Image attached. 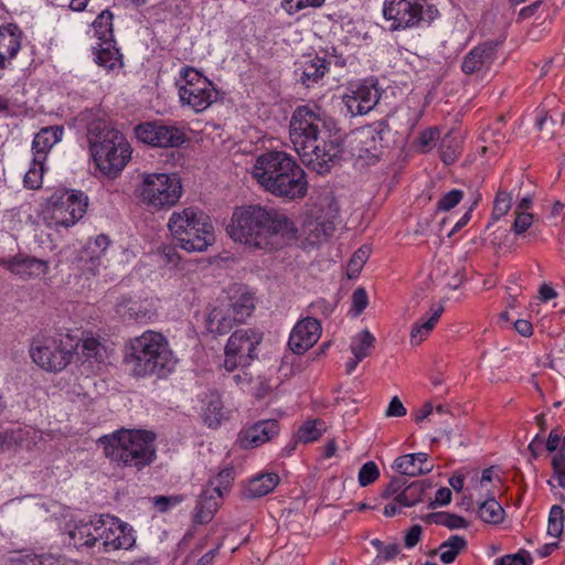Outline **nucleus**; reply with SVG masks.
I'll list each match as a JSON object with an SVG mask.
<instances>
[{
    "label": "nucleus",
    "instance_id": "1",
    "mask_svg": "<svg viewBox=\"0 0 565 565\" xmlns=\"http://www.w3.org/2000/svg\"><path fill=\"white\" fill-rule=\"evenodd\" d=\"M228 235L250 249L274 252L297 239L295 223L276 209L248 204L234 210Z\"/></svg>",
    "mask_w": 565,
    "mask_h": 565
},
{
    "label": "nucleus",
    "instance_id": "2",
    "mask_svg": "<svg viewBox=\"0 0 565 565\" xmlns=\"http://www.w3.org/2000/svg\"><path fill=\"white\" fill-rule=\"evenodd\" d=\"M253 177L275 196L291 201L307 193L305 171L284 151H269L257 157Z\"/></svg>",
    "mask_w": 565,
    "mask_h": 565
},
{
    "label": "nucleus",
    "instance_id": "3",
    "mask_svg": "<svg viewBox=\"0 0 565 565\" xmlns=\"http://www.w3.org/2000/svg\"><path fill=\"white\" fill-rule=\"evenodd\" d=\"M128 350L125 361L136 377L166 379L178 364L168 339L160 332L145 331L130 341Z\"/></svg>",
    "mask_w": 565,
    "mask_h": 565
},
{
    "label": "nucleus",
    "instance_id": "4",
    "mask_svg": "<svg viewBox=\"0 0 565 565\" xmlns=\"http://www.w3.org/2000/svg\"><path fill=\"white\" fill-rule=\"evenodd\" d=\"M104 455L120 468L142 470L157 458L156 434L141 429H118L98 439Z\"/></svg>",
    "mask_w": 565,
    "mask_h": 565
},
{
    "label": "nucleus",
    "instance_id": "5",
    "mask_svg": "<svg viewBox=\"0 0 565 565\" xmlns=\"http://www.w3.org/2000/svg\"><path fill=\"white\" fill-rule=\"evenodd\" d=\"M88 141L96 167L110 179L117 178L131 159L127 138L105 119L88 125Z\"/></svg>",
    "mask_w": 565,
    "mask_h": 565
},
{
    "label": "nucleus",
    "instance_id": "6",
    "mask_svg": "<svg viewBox=\"0 0 565 565\" xmlns=\"http://www.w3.org/2000/svg\"><path fill=\"white\" fill-rule=\"evenodd\" d=\"M168 228L177 245L188 253H204L215 242L210 216L192 206L173 212Z\"/></svg>",
    "mask_w": 565,
    "mask_h": 565
},
{
    "label": "nucleus",
    "instance_id": "7",
    "mask_svg": "<svg viewBox=\"0 0 565 565\" xmlns=\"http://www.w3.org/2000/svg\"><path fill=\"white\" fill-rule=\"evenodd\" d=\"M78 344L79 340L68 333L42 332L33 338L30 356L42 370L57 373L71 363Z\"/></svg>",
    "mask_w": 565,
    "mask_h": 565
},
{
    "label": "nucleus",
    "instance_id": "8",
    "mask_svg": "<svg viewBox=\"0 0 565 565\" xmlns=\"http://www.w3.org/2000/svg\"><path fill=\"white\" fill-rule=\"evenodd\" d=\"M177 86L181 105L194 113L206 110L220 97L214 84L191 66L181 68Z\"/></svg>",
    "mask_w": 565,
    "mask_h": 565
},
{
    "label": "nucleus",
    "instance_id": "9",
    "mask_svg": "<svg viewBox=\"0 0 565 565\" xmlns=\"http://www.w3.org/2000/svg\"><path fill=\"white\" fill-rule=\"evenodd\" d=\"M137 193L140 201L148 207L162 210L171 207L179 201L182 184L175 174L143 173Z\"/></svg>",
    "mask_w": 565,
    "mask_h": 565
},
{
    "label": "nucleus",
    "instance_id": "10",
    "mask_svg": "<svg viewBox=\"0 0 565 565\" xmlns=\"http://www.w3.org/2000/svg\"><path fill=\"white\" fill-rule=\"evenodd\" d=\"M324 120L318 108L310 106H298L290 118L289 137L294 149L310 148V142H321L322 136L328 132L323 130Z\"/></svg>",
    "mask_w": 565,
    "mask_h": 565
},
{
    "label": "nucleus",
    "instance_id": "11",
    "mask_svg": "<svg viewBox=\"0 0 565 565\" xmlns=\"http://www.w3.org/2000/svg\"><path fill=\"white\" fill-rule=\"evenodd\" d=\"M86 207L87 198L82 192L65 191L51 196L45 218L51 226H73L83 217Z\"/></svg>",
    "mask_w": 565,
    "mask_h": 565
},
{
    "label": "nucleus",
    "instance_id": "12",
    "mask_svg": "<svg viewBox=\"0 0 565 565\" xmlns=\"http://www.w3.org/2000/svg\"><path fill=\"white\" fill-rule=\"evenodd\" d=\"M262 334L254 329H238L228 339L225 347L224 367L232 372L238 366H246L255 358Z\"/></svg>",
    "mask_w": 565,
    "mask_h": 565
},
{
    "label": "nucleus",
    "instance_id": "13",
    "mask_svg": "<svg viewBox=\"0 0 565 565\" xmlns=\"http://www.w3.org/2000/svg\"><path fill=\"white\" fill-rule=\"evenodd\" d=\"M138 140L152 147L175 148L186 141L185 132L175 126L160 121H147L135 127Z\"/></svg>",
    "mask_w": 565,
    "mask_h": 565
},
{
    "label": "nucleus",
    "instance_id": "14",
    "mask_svg": "<svg viewBox=\"0 0 565 565\" xmlns=\"http://www.w3.org/2000/svg\"><path fill=\"white\" fill-rule=\"evenodd\" d=\"M328 138L327 134L322 136L321 142L311 141L309 149L295 148L302 163L319 174L328 172L341 154L340 145Z\"/></svg>",
    "mask_w": 565,
    "mask_h": 565
},
{
    "label": "nucleus",
    "instance_id": "15",
    "mask_svg": "<svg viewBox=\"0 0 565 565\" xmlns=\"http://www.w3.org/2000/svg\"><path fill=\"white\" fill-rule=\"evenodd\" d=\"M98 523H100V541L105 552L130 550L135 545L132 527L118 518L103 514L98 516Z\"/></svg>",
    "mask_w": 565,
    "mask_h": 565
},
{
    "label": "nucleus",
    "instance_id": "16",
    "mask_svg": "<svg viewBox=\"0 0 565 565\" xmlns=\"http://www.w3.org/2000/svg\"><path fill=\"white\" fill-rule=\"evenodd\" d=\"M381 98L380 88L374 81H365L352 87L343 96V102L351 116L365 115L371 111Z\"/></svg>",
    "mask_w": 565,
    "mask_h": 565
},
{
    "label": "nucleus",
    "instance_id": "17",
    "mask_svg": "<svg viewBox=\"0 0 565 565\" xmlns=\"http://www.w3.org/2000/svg\"><path fill=\"white\" fill-rule=\"evenodd\" d=\"M423 6L419 2L412 3L408 0H386L383 14L392 20L393 29L409 28L422 20Z\"/></svg>",
    "mask_w": 565,
    "mask_h": 565
},
{
    "label": "nucleus",
    "instance_id": "18",
    "mask_svg": "<svg viewBox=\"0 0 565 565\" xmlns=\"http://www.w3.org/2000/svg\"><path fill=\"white\" fill-rule=\"evenodd\" d=\"M321 335V324L318 319L307 317L294 327L288 345L296 354H303L312 348Z\"/></svg>",
    "mask_w": 565,
    "mask_h": 565
},
{
    "label": "nucleus",
    "instance_id": "19",
    "mask_svg": "<svg viewBox=\"0 0 565 565\" xmlns=\"http://www.w3.org/2000/svg\"><path fill=\"white\" fill-rule=\"evenodd\" d=\"M339 209L333 202H329L324 215L317 214L308 217L303 223V232L312 243L326 241L335 230V220Z\"/></svg>",
    "mask_w": 565,
    "mask_h": 565
},
{
    "label": "nucleus",
    "instance_id": "20",
    "mask_svg": "<svg viewBox=\"0 0 565 565\" xmlns=\"http://www.w3.org/2000/svg\"><path fill=\"white\" fill-rule=\"evenodd\" d=\"M0 266L23 280L44 276L49 271V262L23 255L0 258Z\"/></svg>",
    "mask_w": 565,
    "mask_h": 565
},
{
    "label": "nucleus",
    "instance_id": "21",
    "mask_svg": "<svg viewBox=\"0 0 565 565\" xmlns=\"http://www.w3.org/2000/svg\"><path fill=\"white\" fill-rule=\"evenodd\" d=\"M278 433L279 424L276 419H264L243 428L238 434L237 443L245 449L255 448L269 441Z\"/></svg>",
    "mask_w": 565,
    "mask_h": 565
},
{
    "label": "nucleus",
    "instance_id": "22",
    "mask_svg": "<svg viewBox=\"0 0 565 565\" xmlns=\"http://www.w3.org/2000/svg\"><path fill=\"white\" fill-rule=\"evenodd\" d=\"M495 45L483 43L471 50L463 58L461 70L470 75L488 68L494 60Z\"/></svg>",
    "mask_w": 565,
    "mask_h": 565
},
{
    "label": "nucleus",
    "instance_id": "23",
    "mask_svg": "<svg viewBox=\"0 0 565 565\" xmlns=\"http://www.w3.org/2000/svg\"><path fill=\"white\" fill-rule=\"evenodd\" d=\"M433 468L434 466L428 462V456L425 452L399 456L393 463V469L408 477L426 475L430 472Z\"/></svg>",
    "mask_w": 565,
    "mask_h": 565
},
{
    "label": "nucleus",
    "instance_id": "24",
    "mask_svg": "<svg viewBox=\"0 0 565 565\" xmlns=\"http://www.w3.org/2000/svg\"><path fill=\"white\" fill-rule=\"evenodd\" d=\"M63 129L60 127H45L34 136L32 151L35 163H44L47 153L61 139Z\"/></svg>",
    "mask_w": 565,
    "mask_h": 565
},
{
    "label": "nucleus",
    "instance_id": "25",
    "mask_svg": "<svg viewBox=\"0 0 565 565\" xmlns=\"http://www.w3.org/2000/svg\"><path fill=\"white\" fill-rule=\"evenodd\" d=\"M116 312L126 321L140 323L149 322L154 316V310L148 303L130 299L118 302Z\"/></svg>",
    "mask_w": 565,
    "mask_h": 565
},
{
    "label": "nucleus",
    "instance_id": "26",
    "mask_svg": "<svg viewBox=\"0 0 565 565\" xmlns=\"http://www.w3.org/2000/svg\"><path fill=\"white\" fill-rule=\"evenodd\" d=\"M236 318L231 315V307L224 306L221 301L209 313L206 319V328L211 333L225 334L232 330Z\"/></svg>",
    "mask_w": 565,
    "mask_h": 565
},
{
    "label": "nucleus",
    "instance_id": "27",
    "mask_svg": "<svg viewBox=\"0 0 565 565\" xmlns=\"http://www.w3.org/2000/svg\"><path fill=\"white\" fill-rule=\"evenodd\" d=\"M22 32L15 24L0 26V54L10 62L21 49Z\"/></svg>",
    "mask_w": 565,
    "mask_h": 565
},
{
    "label": "nucleus",
    "instance_id": "28",
    "mask_svg": "<svg viewBox=\"0 0 565 565\" xmlns=\"http://www.w3.org/2000/svg\"><path fill=\"white\" fill-rule=\"evenodd\" d=\"M222 494L213 492L212 489H205L198 501L194 520L203 524L207 523L221 505Z\"/></svg>",
    "mask_w": 565,
    "mask_h": 565
},
{
    "label": "nucleus",
    "instance_id": "29",
    "mask_svg": "<svg viewBox=\"0 0 565 565\" xmlns=\"http://www.w3.org/2000/svg\"><path fill=\"white\" fill-rule=\"evenodd\" d=\"M279 477L276 473H262L252 478L244 489V497L257 499L270 493L278 484Z\"/></svg>",
    "mask_w": 565,
    "mask_h": 565
},
{
    "label": "nucleus",
    "instance_id": "30",
    "mask_svg": "<svg viewBox=\"0 0 565 565\" xmlns=\"http://www.w3.org/2000/svg\"><path fill=\"white\" fill-rule=\"evenodd\" d=\"M329 71V63L323 57L315 56L301 65L300 82L306 87L318 83Z\"/></svg>",
    "mask_w": 565,
    "mask_h": 565
},
{
    "label": "nucleus",
    "instance_id": "31",
    "mask_svg": "<svg viewBox=\"0 0 565 565\" xmlns=\"http://www.w3.org/2000/svg\"><path fill=\"white\" fill-rule=\"evenodd\" d=\"M202 418L210 428H216L226 419L223 402L216 393H211L204 401Z\"/></svg>",
    "mask_w": 565,
    "mask_h": 565
},
{
    "label": "nucleus",
    "instance_id": "32",
    "mask_svg": "<svg viewBox=\"0 0 565 565\" xmlns=\"http://www.w3.org/2000/svg\"><path fill=\"white\" fill-rule=\"evenodd\" d=\"M431 315L427 319L417 321L411 330V343L413 345H419L433 331L437 322L439 321L444 307L441 305L430 309Z\"/></svg>",
    "mask_w": 565,
    "mask_h": 565
},
{
    "label": "nucleus",
    "instance_id": "33",
    "mask_svg": "<svg viewBox=\"0 0 565 565\" xmlns=\"http://www.w3.org/2000/svg\"><path fill=\"white\" fill-rule=\"evenodd\" d=\"M95 61L99 66L113 70L121 65V55L114 42H97L94 46Z\"/></svg>",
    "mask_w": 565,
    "mask_h": 565
},
{
    "label": "nucleus",
    "instance_id": "34",
    "mask_svg": "<svg viewBox=\"0 0 565 565\" xmlns=\"http://www.w3.org/2000/svg\"><path fill=\"white\" fill-rule=\"evenodd\" d=\"M224 306L231 307V315L237 322H243L255 309L254 298L250 294H242L235 299L222 301Z\"/></svg>",
    "mask_w": 565,
    "mask_h": 565
},
{
    "label": "nucleus",
    "instance_id": "35",
    "mask_svg": "<svg viewBox=\"0 0 565 565\" xmlns=\"http://www.w3.org/2000/svg\"><path fill=\"white\" fill-rule=\"evenodd\" d=\"M467 541L463 536L451 535L447 541L443 542L438 551L440 552V561L445 564H451L456 557L465 551Z\"/></svg>",
    "mask_w": 565,
    "mask_h": 565
},
{
    "label": "nucleus",
    "instance_id": "36",
    "mask_svg": "<svg viewBox=\"0 0 565 565\" xmlns=\"http://www.w3.org/2000/svg\"><path fill=\"white\" fill-rule=\"evenodd\" d=\"M375 338L367 330H362L359 332L351 342L350 350L358 360H363L371 355L372 350L374 349Z\"/></svg>",
    "mask_w": 565,
    "mask_h": 565
},
{
    "label": "nucleus",
    "instance_id": "37",
    "mask_svg": "<svg viewBox=\"0 0 565 565\" xmlns=\"http://www.w3.org/2000/svg\"><path fill=\"white\" fill-rule=\"evenodd\" d=\"M94 36L98 42H114L113 13L103 11L93 22Z\"/></svg>",
    "mask_w": 565,
    "mask_h": 565
},
{
    "label": "nucleus",
    "instance_id": "38",
    "mask_svg": "<svg viewBox=\"0 0 565 565\" xmlns=\"http://www.w3.org/2000/svg\"><path fill=\"white\" fill-rule=\"evenodd\" d=\"M478 514L486 523L499 524L503 521L504 510L495 499L491 498L480 503Z\"/></svg>",
    "mask_w": 565,
    "mask_h": 565
},
{
    "label": "nucleus",
    "instance_id": "39",
    "mask_svg": "<svg viewBox=\"0 0 565 565\" xmlns=\"http://www.w3.org/2000/svg\"><path fill=\"white\" fill-rule=\"evenodd\" d=\"M425 492L424 481H414L405 484L396 501L405 508L413 507L423 500Z\"/></svg>",
    "mask_w": 565,
    "mask_h": 565
},
{
    "label": "nucleus",
    "instance_id": "40",
    "mask_svg": "<svg viewBox=\"0 0 565 565\" xmlns=\"http://www.w3.org/2000/svg\"><path fill=\"white\" fill-rule=\"evenodd\" d=\"M26 435H29V430L23 429H8L0 431V455L21 446Z\"/></svg>",
    "mask_w": 565,
    "mask_h": 565
},
{
    "label": "nucleus",
    "instance_id": "41",
    "mask_svg": "<svg viewBox=\"0 0 565 565\" xmlns=\"http://www.w3.org/2000/svg\"><path fill=\"white\" fill-rule=\"evenodd\" d=\"M326 430L324 423L321 420H307L297 433V437L302 443H311L317 440Z\"/></svg>",
    "mask_w": 565,
    "mask_h": 565
},
{
    "label": "nucleus",
    "instance_id": "42",
    "mask_svg": "<svg viewBox=\"0 0 565 565\" xmlns=\"http://www.w3.org/2000/svg\"><path fill=\"white\" fill-rule=\"evenodd\" d=\"M428 520L431 523L447 526L450 530L465 529L468 526L467 521L462 516L448 512L430 513Z\"/></svg>",
    "mask_w": 565,
    "mask_h": 565
},
{
    "label": "nucleus",
    "instance_id": "43",
    "mask_svg": "<svg viewBox=\"0 0 565 565\" xmlns=\"http://www.w3.org/2000/svg\"><path fill=\"white\" fill-rule=\"evenodd\" d=\"M90 521H78L68 530L70 542L77 548L88 547Z\"/></svg>",
    "mask_w": 565,
    "mask_h": 565
},
{
    "label": "nucleus",
    "instance_id": "44",
    "mask_svg": "<svg viewBox=\"0 0 565 565\" xmlns=\"http://www.w3.org/2000/svg\"><path fill=\"white\" fill-rule=\"evenodd\" d=\"M82 348H83V354L86 356L87 360H95L96 362H102L104 359L105 353V347L102 344V342L90 335L87 334L82 339Z\"/></svg>",
    "mask_w": 565,
    "mask_h": 565
},
{
    "label": "nucleus",
    "instance_id": "45",
    "mask_svg": "<svg viewBox=\"0 0 565 565\" xmlns=\"http://www.w3.org/2000/svg\"><path fill=\"white\" fill-rule=\"evenodd\" d=\"M459 141L451 137L450 135H446L443 138L440 145V158L446 164H451L456 161L459 154Z\"/></svg>",
    "mask_w": 565,
    "mask_h": 565
},
{
    "label": "nucleus",
    "instance_id": "46",
    "mask_svg": "<svg viewBox=\"0 0 565 565\" xmlns=\"http://www.w3.org/2000/svg\"><path fill=\"white\" fill-rule=\"evenodd\" d=\"M564 530V511L561 505H553L548 515L547 534L559 537Z\"/></svg>",
    "mask_w": 565,
    "mask_h": 565
},
{
    "label": "nucleus",
    "instance_id": "47",
    "mask_svg": "<svg viewBox=\"0 0 565 565\" xmlns=\"http://www.w3.org/2000/svg\"><path fill=\"white\" fill-rule=\"evenodd\" d=\"M371 545L379 552L376 559L383 562L392 561L399 554V546L395 542L385 544L379 539H373Z\"/></svg>",
    "mask_w": 565,
    "mask_h": 565
},
{
    "label": "nucleus",
    "instance_id": "48",
    "mask_svg": "<svg viewBox=\"0 0 565 565\" xmlns=\"http://www.w3.org/2000/svg\"><path fill=\"white\" fill-rule=\"evenodd\" d=\"M512 206V196L510 193L503 190H499L497 192L494 203H493V211H492V218L499 220L502 216H504Z\"/></svg>",
    "mask_w": 565,
    "mask_h": 565
},
{
    "label": "nucleus",
    "instance_id": "49",
    "mask_svg": "<svg viewBox=\"0 0 565 565\" xmlns=\"http://www.w3.org/2000/svg\"><path fill=\"white\" fill-rule=\"evenodd\" d=\"M370 252H371V249L367 246H362L358 250H355V253L353 254V256L351 257V259L348 264V270H349L350 278H353L360 274L363 265L365 264V262L367 260V258L370 256Z\"/></svg>",
    "mask_w": 565,
    "mask_h": 565
},
{
    "label": "nucleus",
    "instance_id": "50",
    "mask_svg": "<svg viewBox=\"0 0 565 565\" xmlns=\"http://www.w3.org/2000/svg\"><path fill=\"white\" fill-rule=\"evenodd\" d=\"M109 243H110V241H109L108 236L100 234L94 239L93 243H90L88 245L87 250H89L90 254H93V256L90 257V263H92L90 269L92 270L95 269L99 265L98 259L105 253Z\"/></svg>",
    "mask_w": 565,
    "mask_h": 565
},
{
    "label": "nucleus",
    "instance_id": "51",
    "mask_svg": "<svg viewBox=\"0 0 565 565\" xmlns=\"http://www.w3.org/2000/svg\"><path fill=\"white\" fill-rule=\"evenodd\" d=\"M326 0H282L281 7L288 14H296L308 8H320Z\"/></svg>",
    "mask_w": 565,
    "mask_h": 565
},
{
    "label": "nucleus",
    "instance_id": "52",
    "mask_svg": "<svg viewBox=\"0 0 565 565\" xmlns=\"http://www.w3.org/2000/svg\"><path fill=\"white\" fill-rule=\"evenodd\" d=\"M533 557L526 550H520L515 554H508L497 558L494 565H532Z\"/></svg>",
    "mask_w": 565,
    "mask_h": 565
},
{
    "label": "nucleus",
    "instance_id": "53",
    "mask_svg": "<svg viewBox=\"0 0 565 565\" xmlns=\"http://www.w3.org/2000/svg\"><path fill=\"white\" fill-rule=\"evenodd\" d=\"M271 391V385L268 383V380L264 376H256L248 379V387L247 392L254 395L257 398H264Z\"/></svg>",
    "mask_w": 565,
    "mask_h": 565
},
{
    "label": "nucleus",
    "instance_id": "54",
    "mask_svg": "<svg viewBox=\"0 0 565 565\" xmlns=\"http://www.w3.org/2000/svg\"><path fill=\"white\" fill-rule=\"evenodd\" d=\"M44 163L38 164L34 161L24 175V185L29 189H39L42 184Z\"/></svg>",
    "mask_w": 565,
    "mask_h": 565
},
{
    "label": "nucleus",
    "instance_id": "55",
    "mask_svg": "<svg viewBox=\"0 0 565 565\" xmlns=\"http://www.w3.org/2000/svg\"><path fill=\"white\" fill-rule=\"evenodd\" d=\"M380 477V470L374 461L365 462L359 471V483L362 487H366Z\"/></svg>",
    "mask_w": 565,
    "mask_h": 565
},
{
    "label": "nucleus",
    "instance_id": "56",
    "mask_svg": "<svg viewBox=\"0 0 565 565\" xmlns=\"http://www.w3.org/2000/svg\"><path fill=\"white\" fill-rule=\"evenodd\" d=\"M463 198L461 190H451L444 194L437 203L438 211H450L457 206Z\"/></svg>",
    "mask_w": 565,
    "mask_h": 565
},
{
    "label": "nucleus",
    "instance_id": "57",
    "mask_svg": "<svg viewBox=\"0 0 565 565\" xmlns=\"http://www.w3.org/2000/svg\"><path fill=\"white\" fill-rule=\"evenodd\" d=\"M233 481V469L226 468L220 471L214 480V486L211 488L213 492L222 494L223 490H227Z\"/></svg>",
    "mask_w": 565,
    "mask_h": 565
},
{
    "label": "nucleus",
    "instance_id": "58",
    "mask_svg": "<svg viewBox=\"0 0 565 565\" xmlns=\"http://www.w3.org/2000/svg\"><path fill=\"white\" fill-rule=\"evenodd\" d=\"M515 213L516 216L512 230L516 235H521L531 227L533 223V214L522 211H516Z\"/></svg>",
    "mask_w": 565,
    "mask_h": 565
},
{
    "label": "nucleus",
    "instance_id": "59",
    "mask_svg": "<svg viewBox=\"0 0 565 565\" xmlns=\"http://www.w3.org/2000/svg\"><path fill=\"white\" fill-rule=\"evenodd\" d=\"M184 500L181 494L178 495H158L154 497L153 503L160 512H167L171 507L180 504Z\"/></svg>",
    "mask_w": 565,
    "mask_h": 565
},
{
    "label": "nucleus",
    "instance_id": "60",
    "mask_svg": "<svg viewBox=\"0 0 565 565\" xmlns=\"http://www.w3.org/2000/svg\"><path fill=\"white\" fill-rule=\"evenodd\" d=\"M406 480L402 477H394L382 491V498L388 499L391 497H399L403 491Z\"/></svg>",
    "mask_w": 565,
    "mask_h": 565
},
{
    "label": "nucleus",
    "instance_id": "61",
    "mask_svg": "<svg viewBox=\"0 0 565 565\" xmlns=\"http://www.w3.org/2000/svg\"><path fill=\"white\" fill-rule=\"evenodd\" d=\"M554 476L558 480L559 487L565 489V455L557 454L552 459Z\"/></svg>",
    "mask_w": 565,
    "mask_h": 565
},
{
    "label": "nucleus",
    "instance_id": "62",
    "mask_svg": "<svg viewBox=\"0 0 565 565\" xmlns=\"http://www.w3.org/2000/svg\"><path fill=\"white\" fill-rule=\"evenodd\" d=\"M369 298L364 288H358L353 291L352 295V307L355 311V315H360L367 306Z\"/></svg>",
    "mask_w": 565,
    "mask_h": 565
},
{
    "label": "nucleus",
    "instance_id": "63",
    "mask_svg": "<svg viewBox=\"0 0 565 565\" xmlns=\"http://www.w3.org/2000/svg\"><path fill=\"white\" fill-rule=\"evenodd\" d=\"M406 408L397 396H394L385 412L387 417H403L406 415Z\"/></svg>",
    "mask_w": 565,
    "mask_h": 565
},
{
    "label": "nucleus",
    "instance_id": "64",
    "mask_svg": "<svg viewBox=\"0 0 565 565\" xmlns=\"http://www.w3.org/2000/svg\"><path fill=\"white\" fill-rule=\"evenodd\" d=\"M422 533H423V529L420 525L416 524V525H413L406 533L405 537H404V543H405V546L407 548H412L414 547L415 545H417V543L419 542L420 540V536H422Z\"/></svg>",
    "mask_w": 565,
    "mask_h": 565
}]
</instances>
